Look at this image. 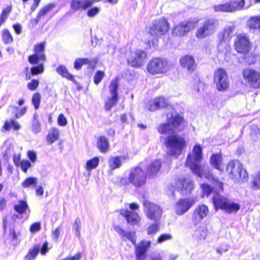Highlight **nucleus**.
<instances>
[{"label": "nucleus", "instance_id": "25", "mask_svg": "<svg viewBox=\"0 0 260 260\" xmlns=\"http://www.w3.org/2000/svg\"><path fill=\"white\" fill-rule=\"evenodd\" d=\"M94 0H72L71 7L74 10H86L94 3Z\"/></svg>", "mask_w": 260, "mask_h": 260}, {"label": "nucleus", "instance_id": "51", "mask_svg": "<svg viewBox=\"0 0 260 260\" xmlns=\"http://www.w3.org/2000/svg\"><path fill=\"white\" fill-rule=\"evenodd\" d=\"M2 38L3 41L6 44L10 43L13 41V37L8 30H4L3 31Z\"/></svg>", "mask_w": 260, "mask_h": 260}, {"label": "nucleus", "instance_id": "21", "mask_svg": "<svg viewBox=\"0 0 260 260\" xmlns=\"http://www.w3.org/2000/svg\"><path fill=\"white\" fill-rule=\"evenodd\" d=\"M168 106V102L162 96L158 97L150 100L146 105V108L151 111H154Z\"/></svg>", "mask_w": 260, "mask_h": 260}, {"label": "nucleus", "instance_id": "44", "mask_svg": "<svg viewBox=\"0 0 260 260\" xmlns=\"http://www.w3.org/2000/svg\"><path fill=\"white\" fill-rule=\"evenodd\" d=\"M37 115L34 114V119L31 123V131L33 133L36 134L41 131V125L39 120L37 119Z\"/></svg>", "mask_w": 260, "mask_h": 260}, {"label": "nucleus", "instance_id": "5", "mask_svg": "<svg viewBox=\"0 0 260 260\" xmlns=\"http://www.w3.org/2000/svg\"><path fill=\"white\" fill-rule=\"evenodd\" d=\"M212 202L216 210L220 209L227 213L236 212L240 208L238 204L233 202L219 193H215L213 197Z\"/></svg>", "mask_w": 260, "mask_h": 260}, {"label": "nucleus", "instance_id": "42", "mask_svg": "<svg viewBox=\"0 0 260 260\" xmlns=\"http://www.w3.org/2000/svg\"><path fill=\"white\" fill-rule=\"evenodd\" d=\"M247 25L251 29H259L260 17H251L247 22Z\"/></svg>", "mask_w": 260, "mask_h": 260}, {"label": "nucleus", "instance_id": "10", "mask_svg": "<svg viewBox=\"0 0 260 260\" xmlns=\"http://www.w3.org/2000/svg\"><path fill=\"white\" fill-rule=\"evenodd\" d=\"M146 174L140 167L131 168L129 175L128 181L135 186L140 187L145 184Z\"/></svg>", "mask_w": 260, "mask_h": 260}, {"label": "nucleus", "instance_id": "61", "mask_svg": "<svg viewBox=\"0 0 260 260\" xmlns=\"http://www.w3.org/2000/svg\"><path fill=\"white\" fill-rule=\"evenodd\" d=\"M41 229V224L39 222H35L31 224L30 228V231L31 233H36Z\"/></svg>", "mask_w": 260, "mask_h": 260}, {"label": "nucleus", "instance_id": "32", "mask_svg": "<svg viewBox=\"0 0 260 260\" xmlns=\"http://www.w3.org/2000/svg\"><path fill=\"white\" fill-rule=\"evenodd\" d=\"M14 209L20 214L25 213L27 210H29L27 202L25 201L20 200L14 206Z\"/></svg>", "mask_w": 260, "mask_h": 260}, {"label": "nucleus", "instance_id": "23", "mask_svg": "<svg viewBox=\"0 0 260 260\" xmlns=\"http://www.w3.org/2000/svg\"><path fill=\"white\" fill-rule=\"evenodd\" d=\"M114 230L121 236V238L125 241H130L134 245L136 244V233L135 232H127L122 229L120 225H115Z\"/></svg>", "mask_w": 260, "mask_h": 260}, {"label": "nucleus", "instance_id": "12", "mask_svg": "<svg viewBox=\"0 0 260 260\" xmlns=\"http://www.w3.org/2000/svg\"><path fill=\"white\" fill-rule=\"evenodd\" d=\"M214 82L219 91H224L229 87V79L225 70L219 69L215 72Z\"/></svg>", "mask_w": 260, "mask_h": 260}, {"label": "nucleus", "instance_id": "26", "mask_svg": "<svg viewBox=\"0 0 260 260\" xmlns=\"http://www.w3.org/2000/svg\"><path fill=\"white\" fill-rule=\"evenodd\" d=\"M180 63L183 68L187 69L189 72L194 71L196 67L194 59L190 55L182 57L180 59Z\"/></svg>", "mask_w": 260, "mask_h": 260}, {"label": "nucleus", "instance_id": "62", "mask_svg": "<svg viewBox=\"0 0 260 260\" xmlns=\"http://www.w3.org/2000/svg\"><path fill=\"white\" fill-rule=\"evenodd\" d=\"M60 233V228L59 227L57 228L52 233V238L55 241L58 240Z\"/></svg>", "mask_w": 260, "mask_h": 260}, {"label": "nucleus", "instance_id": "1", "mask_svg": "<svg viewBox=\"0 0 260 260\" xmlns=\"http://www.w3.org/2000/svg\"><path fill=\"white\" fill-rule=\"evenodd\" d=\"M170 29V25L165 18L155 20L149 27V34L153 38L149 39L146 43L149 48H156L158 45V37L165 35Z\"/></svg>", "mask_w": 260, "mask_h": 260}, {"label": "nucleus", "instance_id": "49", "mask_svg": "<svg viewBox=\"0 0 260 260\" xmlns=\"http://www.w3.org/2000/svg\"><path fill=\"white\" fill-rule=\"evenodd\" d=\"M41 94L38 92L34 93L32 95L31 102L35 109L36 110L39 108L40 104L41 102Z\"/></svg>", "mask_w": 260, "mask_h": 260}, {"label": "nucleus", "instance_id": "20", "mask_svg": "<svg viewBox=\"0 0 260 260\" xmlns=\"http://www.w3.org/2000/svg\"><path fill=\"white\" fill-rule=\"evenodd\" d=\"M195 201L193 199H181L176 203L175 212L178 215H182L186 212L194 204Z\"/></svg>", "mask_w": 260, "mask_h": 260}, {"label": "nucleus", "instance_id": "40", "mask_svg": "<svg viewBox=\"0 0 260 260\" xmlns=\"http://www.w3.org/2000/svg\"><path fill=\"white\" fill-rule=\"evenodd\" d=\"M205 178L208 179L210 181L212 182L215 186L219 190L223 189V184L219 181L216 177L213 176L211 173H207L205 175Z\"/></svg>", "mask_w": 260, "mask_h": 260}, {"label": "nucleus", "instance_id": "58", "mask_svg": "<svg viewBox=\"0 0 260 260\" xmlns=\"http://www.w3.org/2000/svg\"><path fill=\"white\" fill-rule=\"evenodd\" d=\"M172 238V236L169 234H161L158 238L157 242L159 243H161L164 241L171 240Z\"/></svg>", "mask_w": 260, "mask_h": 260}, {"label": "nucleus", "instance_id": "7", "mask_svg": "<svg viewBox=\"0 0 260 260\" xmlns=\"http://www.w3.org/2000/svg\"><path fill=\"white\" fill-rule=\"evenodd\" d=\"M169 65L165 58L154 57L150 59L147 65L148 72L152 75L164 73L169 70Z\"/></svg>", "mask_w": 260, "mask_h": 260}, {"label": "nucleus", "instance_id": "30", "mask_svg": "<svg viewBox=\"0 0 260 260\" xmlns=\"http://www.w3.org/2000/svg\"><path fill=\"white\" fill-rule=\"evenodd\" d=\"M56 70L57 73L63 77H64L71 81L74 80V76L70 74L66 67L62 65H60L56 68Z\"/></svg>", "mask_w": 260, "mask_h": 260}, {"label": "nucleus", "instance_id": "4", "mask_svg": "<svg viewBox=\"0 0 260 260\" xmlns=\"http://www.w3.org/2000/svg\"><path fill=\"white\" fill-rule=\"evenodd\" d=\"M202 158V149L199 145H196L192 153L188 154L185 164L193 173L199 177H202L204 174L200 166Z\"/></svg>", "mask_w": 260, "mask_h": 260}, {"label": "nucleus", "instance_id": "56", "mask_svg": "<svg viewBox=\"0 0 260 260\" xmlns=\"http://www.w3.org/2000/svg\"><path fill=\"white\" fill-rule=\"evenodd\" d=\"M253 188L255 189L260 188V171L254 176L253 180Z\"/></svg>", "mask_w": 260, "mask_h": 260}, {"label": "nucleus", "instance_id": "2", "mask_svg": "<svg viewBox=\"0 0 260 260\" xmlns=\"http://www.w3.org/2000/svg\"><path fill=\"white\" fill-rule=\"evenodd\" d=\"M164 143L167 148V154L176 158L181 155L186 144L184 139L177 135H169Z\"/></svg>", "mask_w": 260, "mask_h": 260}, {"label": "nucleus", "instance_id": "41", "mask_svg": "<svg viewBox=\"0 0 260 260\" xmlns=\"http://www.w3.org/2000/svg\"><path fill=\"white\" fill-rule=\"evenodd\" d=\"M58 130L55 128H53L51 129V131L49 132L47 137V140L49 144H51L55 141H56L58 139Z\"/></svg>", "mask_w": 260, "mask_h": 260}, {"label": "nucleus", "instance_id": "45", "mask_svg": "<svg viewBox=\"0 0 260 260\" xmlns=\"http://www.w3.org/2000/svg\"><path fill=\"white\" fill-rule=\"evenodd\" d=\"M6 150L3 152V156L5 157L9 158L12 156L15 153H14V146L13 144L9 143L6 146Z\"/></svg>", "mask_w": 260, "mask_h": 260}, {"label": "nucleus", "instance_id": "46", "mask_svg": "<svg viewBox=\"0 0 260 260\" xmlns=\"http://www.w3.org/2000/svg\"><path fill=\"white\" fill-rule=\"evenodd\" d=\"M90 62V61L88 58H79L76 59L74 62V68L76 70H80L81 69L82 66L83 64H88Z\"/></svg>", "mask_w": 260, "mask_h": 260}, {"label": "nucleus", "instance_id": "8", "mask_svg": "<svg viewBox=\"0 0 260 260\" xmlns=\"http://www.w3.org/2000/svg\"><path fill=\"white\" fill-rule=\"evenodd\" d=\"M218 24L217 19L214 18L207 19L198 28L196 32V37L199 39H203L212 35L215 31Z\"/></svg>", "mask_w": 260, "mask_h": 260}, {"label": "nucleus", "instance_id": "36", "mask_svg": "<svg viewBox=\"0 0 260 260\" xmlns=\"http://www.w3.org/2000/svg\"><path fill=\"white\" fill-rule=\"evenodd\" d=\"M118 96L111 95L105 103V109L106 111L110 110L112 108L115 106L118 101Z\"/></svg>", "mask_w": 260, "mask_h": 260}, {"label": "nucleus", "instance_id": "39", "mask_svg": "<svg viewBox=\"0 0 260 260\" xmlns=\"http://www.w3.org/2000/svg\"><path fill=\"white\" fill-rule=\"evenodd\" d=\"M208 235L207 229L205 226H200L194 232V236L200 240L206 239Z\"/></svg>", "mask_w": 260, "mask_h": 260}, {"label": "nucleus", "instance_id": "18", "mask_svg": "<svg viewBox=\"0 0 260 260\" xmlns=\"http://www.w3.org/2000/svg\"><path fill=\"white\" fill-rule=\"evenodd\" d=\"M193 183L191 179L188 178L179 179L176 182V187L182 195L190 193L193 188Z\"/></svg>", "mask_w": 260, "mask_h": 260}, {"label": "nucleus", "instance_id": "9", "mask_svg": "<svg viewBox=\"0 0 260 260\" xmlns=\"http://www.w3.org/2000/svg\"><path fill=\"white\" fill-rule=\"evenodd\" d=\"M248 7L249 6L245 5V0H232L224 4L215 5L213 9L217 12H233Z\"/></svg>", "mask_w": 260, "mask_h": 260}, {"label": "nucleus", "instance_id": "60", "mask_svg": "<svg viewBox=\"0 0 260 260\" xmlns=\"http://www.w3.org/2000/svg\"><path fill=\"white\" fill-rule=\"evenodd\" d=\"M39 86V81L36 80H32L27 84V87L31 90H35Z\"/></svg>", "mask_w": 260, "mask_h": 260}, {"label": "nucleus", "instance_id": "63", "mask_svg": "<svg viewBox=\"0 0 260 260\" xmlns=\"http://www.w3.org/2000/svg\"><path fill=\"white\" fill-rule=\"evenodd\" d=\"M116 46L114 44H110L107 46V53L111 55H113L116 52Z\"/></svg>", "mask_w": 260, "mask_h": 260}, {"label": "nucleus", "instance_id": "24", "mask_svg": "<svg viewBox=\"0 0 260 260\" xmlns=\"http://www.w3.org/2000/svg\"><path fill=\"white\" fill-rule=\"evenodd\" d=\"M151 242L149 241H142L140 244L136 247V254L137 260H145V253Z\"/></svg>", "mask_w": 260, "mask_h": 260}, {"label": "nucleus", "instance_id": "52", "mask_svg": "<svg viewBox=\"0 0 260 260\" xmlns=\"http://www.w3.org/2000/svg\"><path fill=\"white\" fill-rule=\"evenodd\" d=\"M105 73L104 72L101 71H97L93 77L94 83L96 85L99 84L103 79Z\"/></svg>", "mask_w": 260, "mask_h": 260}, {"label": "nucleus", "instance_id": "13", "mask_svg": "<svg viewBox=\"0 0 260 260\" xmlns=\"http://www.w3.org/2000/svg\"><path fill=\"white\" fill-rule=\"evenodd\" d=\"M147 57V53L143 50L137 49L131 51L127 57V60L129 64L133 67H140Z\"/></svg>", "mask_w": 260, "mask_h": 260}, {"label": "nucleus", "instance_id": "53", "mask_svg": "<svg viewBox=\"0 0 260 260\" xmlns=\"http://www.w3.org/2000/svg\"><path fill=\"white\" fill-rule=\"evenodd\" d=\"M158 223H153L148 228L147 230V232L148 235H153L155 234L158 231Z\"/></svg>", "mask_w": 260, "mask_h": 260}, {"label": "nucleus", "instance_id": "50", "mask_svg": "<svg viewBox=\"0 0 260 260\" xmlns=\"http://www.w3.org/2000/svg\"><path fill=\"white\" fill-rule=\"evenodd\" d=\"M202 190L203 196L208 197L212 191V188L208 184L204 183L200 185Z\"/></svg>", "mask_w": 260, "mask_h": 260}, {"label": "nucleus", "instance_id": "3", "mask_svg": "<svg viewBox=\"0 0 260 260\" xmlns=\"http://www.w3.org/2000/svg\"><path fill=\"white\" fill-rule=\"evenodd\" d=\"M183 121L182 118L176 112L167 115V122L159 125L157 130L160 134L175 135L174 133L180 130V127Z\"/></svg>", "mask_w": 260, "mask_h": 260}, {"label": "nucleus", "instance_id": "48", "mask_svg": "<svg viewBox=\"0 0 260 260\" xmlns=\"http://www.w3.org/2000/svg\"><path fill=\"white\" fill-rule=\"evenodd\" d=\"M250 134L253 139L256 141L260 138L259 129L256 125H252L250 127Z\"/></svg>", "mask_w": 260, "mask_h": 260}, {"label": "nucleus", "instance_id": "19", "mask_svg": "<svg viewBox=\"0 0 260 260\" xmlns=\"http://www.w3.org/2000/svg\"><path fill=\"white\" fill-rule=\"evenodd\" d=\"M235 45L237 52L241 53H247L251 49V44L249 39L245 35H240L238 36Z\"/></svg>", "mask_w": 260, "mask_h": 260}, {"label": "nucleus", "instance_id": "37", "mask_svg": "<svg viewBox=\"0 0 260 260\" xmlns=\"http://www.w3.org/2000/svg\"><path fill=\"white\" fill-rule=\"evenodd\" d=\"M12 127L14 130H18L21 126L20 124L14 119H11L9 121H6L3 126V128L7 131H9Z\"/></svg>", "mask_w": 260, "mask_h": 260}, {"label": "nucleus", "instance_id": "64", "mask_svg": "<svg viewBox=\"0 0 260 260\" xmlns=\"http://www.w3.org/2000/svg\"><path fill=\"white\" fill-rule=\"evenodd\" d=\"M99 12V9L97 7H94L90 9L88 11V16H94V15L98 14Z\"/></svg>", "mask_w": 260, "mask_h": 260}, {"label": "nucleus", "instance_id": "38", "mask_svg": "<svg viewBox=\"0 0 260 260\" xmlns=\"http://www.w3.org/2000/svg\"><path fill=\"white\" fill-rule=\"evenodd\" d=\"M118 85L119 81L117 78L114 79L111 81L109 86V91L111 95L118 96L117 92Z\"/></svg>", "mask_w": 260, "mask_h": 260}, {"label": "nucleus", "instance_id": "28", "mask_svg": "<svg viewBox=\"0 0 260 260\" xmlns=\"http://www.w3.org/2000/svg\"><path fill=\"white\" fill-rule=\"evenodd\" d=\"M161 166V162L160 160H155L150 164L147 170L150 175H155L159 172Z\"/></svg>", "mask_w": 260, "mask_h": 260}, {"label": "nucleus", "instance_id": "55", "mask_svg": "<svg viewBox=\"0 0 260 260\" xmlns=\"http://www.w3.org/2000/svg\"><path fill=\"white\" fill-rule=\"evenodd\" d=\"M44 71V66L42 63L39 64L38 66L34 67L31 69V73L32 75H37Z\"/></svg>", "mask_w": 260, "mask_h": 260}, {"label": "nucleus", "instance_id": "31", "mask_svg": "<svg viewBox=\"0 0 260 260\" xmlns=\"http://www.w3.org/2000/svg\"><path fill=\"white\" fill-rule=\"evenodd\" d=\"M40 250L39 245H35L32 249H29L27 255L24 257L25 260H34L38 254Z\"/></svg>", "mask_w": 260, "mask_h": 260}, {"label": "nucleus", "instance_id": "57", "mask_svg": "<svg viewBox=\"0 0 260 260\" xmlns=\"http://www.w3.org/2000/svg\"><path fill=\"white\" fill-rule=\"evenodd\" d=\"M20 167L22 170L26 173L27 170L31 167V163L27 160H22L20 162Z\"/></svg>", "mask_w": 260, "mask_h": 260}, {"label": "nucleus", "instance_id": "14", "mask_svg": "<svg viewBox=\"0 0 260 260\" xmlns=\"http://www.w3.org/2000/svg\"><path fill=\"white\" fill-rule=\"evenodd\" d=\"M198 20H189L188 21H183L176 25L172 31V34L174 36L182 37L187 34L190 30L193 29Z\"/></svg>", "mask_w": 260, "mask_h": 260}, {"label": "nucleus", "instance_id": "43", "mask_svg": "<svg viewBox=\"0 0 260 260\" xmlns=\"http://www.w3.org/2000/svg\"><path fill=\"white\" fill-rule=\"evenodd\" d=\"M37 179L35 177H28L22 182L21 186L23 188H28L32 186H36Z\"/></svg>", "mask_w": 260, "mask_h": 260}, {"label": "nucleus", "instance_id": "17", "mask_svg": "<svg viewBox=\"0 0 260 260\" xmlns=\"http://www.w3.org/2000/svg\"><path fill=\"white\" fill-rule=\"evenodd\" d=\"M208 207L205 204L198 205L194 209L192 213L191 219L195 224L200 223L209 214Z\"/></svg>", "mask_w": 260, "mask_h": 260}, {"label": "nucleus", "instance_id": "54", "mask_svg": "<svg viewBox=\"0 0 260 260\" xmlns=\"http://www.w3.org/2000/svg\"><path fill=\"white\" fill-rule=\"evenodd\" d=\"M73 228L75 229V234L76 236H77L78 237H80V229H81V221L79 218H77L76 219Z\"/></svg>", "mask_w": 260, "mask_h": 260}, {"label": "nucleus", "instance_id": "11", "mask_svg": "<svg viewBox=\"0 0 260 260\" xmlns=\"http://www.w3.org/2000/svg\"><path fill=\"white\" fill-rule=\"evenodd\" d=\"M143 206L144 211L149 219L155 221L160 219L162 210L159 206L147 200L144 201Z\"/></svg>", "mask_w": 260, "mask_h": 260}, {"label": "nucleus", "instance_id": "15", "mask_svg": "<svg viewBox=\"0 0 260 260\" xmlns=\"http://www.w3.org/2000/svg\"><path fill=\"white\" fill-rule=\"evenodd\" d=\"M34 50L35 53L28 57L29 62L31 64H38L40 61L44 62L46 60L45 43L36 44Z\"/></svg>", "mask_w": 260, "mask_h": 260}, {"label": "nucleus", "instance_id": "22", "mask_svg": "<svg viewBox=\"0 0 260 260\" xmlns=\"http://www.w3.org/2000/svg\"><path fill=\"white\" fill-rule=\"evenodd\" d=\"M120 214L125 217L127 222L131 225L138 224L140 221L138 213L134 211L122 209L120 210Z\"/></svg>", "mask_w": 260, "mask_h": 260}, {"label": "nucleus", "instance_id": "29", "mask_svg": "<svg viewBox=\"0 0 260 260\" xmlns=\"http://www.w3.org/2000/svg\"><path fill=\"white\" fill-rule=\"evenodd\" d=\"M97 145L101 152L105 153L108 151L109 141L105 136H101L99 138Z\"/></svg>", "mask_w": 260, "mask_h": 260}, {"label": "nucleus", "instance_id": "27", "mask_svg": "<svg viewBox=\"0 0 260 260\" xmlns=\"http://www.w3.org/2000/svg\"><path fill=\"white\" fill-rule=\"evenodd\" d=\"M124 158L121 156H112L108 161L109 167L112 170L119 168L122 165V160Z\"/></svg>", "mask_w": 260, "mask_h": 260}, {"label": "nucleus", "instance_id": "16", "mask_svg": "<svg viewBox=\"0 0 260 260\" xmlns=\"http://www.w3.org/2000/svg\"><path fill=\"white\" fill-rule=\"evenodd\" d=\"M243 76L245 81L253 88L260 86V74L258 72L249 69H245L243 71Z\"/></svg>", "mask_w": 260, "mask_h": 260}, {"label": "nucleus", "instance_id": "33", "mask_svg": "<svg viewBox=\"0 0 260 260\" xmlns=\"http://www.w3.org/2000/svg\"><path fill=\"white\" fill-rule=\"evenodd\" d=\"M221 156L219 154H213L210 157L211 165L218 170H220Z\"/></svg>", "mask_w": 260, "mask_h": 260}, {"label": "nucleus", "instance_id": "34", "mask_svg": "<svg viewBox=\"0 0 260 260\" xmlns=\"http://www.w3.org/2000/svg\"><path fill=\"white\" fill-rule=\"evenodd\" d=\"M100 159L98 157H94L87 161L85 169L88 171L95 169L99 165Z\"/></svg>", "mask_w": 260, "mask_h": 260}, {"label": "nucleus", "instance_id": "35", "mask_svg": "<svg viewBox=\"0 0 260 260\" xmlns=\"http://www.w3.org/2000/svg\"><path fill=\"white\" fill-rule=\"evenodd\" d=\"M234 30L235 26L234 25L225 27L222 35V40L224 42L229 41L232 37Z\"/></svg>", "mask_w": 260, "mask_h": 260}, {"label": "nucleus", "instance_id": "59", "mask_svg": "<svg viewBox=\"0 0 260 260\" xmlns=\"http://www.w3.org/2000/svg\"><path fill=\"white\" fill-rule=\"evenodd\" d=\"M57 123L58 125L62 126L67 124V120L63 114H60L59 115L57 119Z\"/></svg>", "mask_w": 260, "mask_h": 260}, {"label": "nucleus", "instance_id": "6", "mask_svg": "<svg viewBox=\"0 0 260 260\" xmlns=\"http://www.w3.org/2000/svg\"><path fill=\"white\" fill-rule=\"evenodd\" d=\"M226 171L230 177L236 182L244 181L248 177L246 170L243 168L242 164L238 160L229 162L227 165Z\"/></svg>", "mask_w": 260, "mask_h": 260}, {"label": "nucleus", "instance_id": "47", "mask_svg": "<svg viewBox=\"0 0 260 260\" xmlns=\"http://www.w3.org/2000/svg\"><path fill=\"white\" fill-rule=\"evenodd\" d=\"M55 7L54 4H50L47 6L44 7L39 12L38 16H43L47 15L48 13L51 11Z\"/></svg>", "mask_w": 260, "mask_h": 260}]
</instances>
